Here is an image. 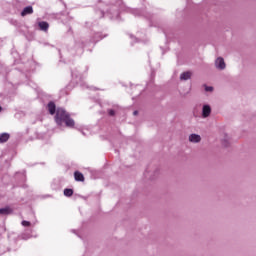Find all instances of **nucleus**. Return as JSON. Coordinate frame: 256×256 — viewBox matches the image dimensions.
I'll return each instance as SVG.
<instances>
[{
  "label": "nucleus",
  "mask_w": 256,
  "mask_h": 256,
  "mask_svg": "<svg viewBox=\"0 0 256 256\" xmlns=\"http://www.w3.org/2000/svg\"><path fill=\"white\" fill-rule=\"evenodd\" d=\"M55 122L60 127H63V125L69 127L70 129H73V127H75V120H73L71 116H69V113H67L63 108L57 109Z\"/></svg>",
  "instance_id": "1"
},
{
  "label": "nucleus",
  "mask_w": 256,
  "mask_h": 256,
  "mask_svg": "<svg viewBox=\"0 0 256 256\" xmlns=\"http://www.w3.org/2000/svg\"><path fill=\"white\" fill-rule=\"evenodd\" d=\"M212 108L211 105L209 104H203L202 105V113H201V117L202 119H207L209 117H211V113H212Z\"/></svg>",
  "instance_id": "2"
},
{
  "label": "nucleus",
  "mask_w": 256,
  "mask_h": 256,
  "mask_svg": "<svg viewBox=\"0 0 256 256\" xmlns=\"http://www.w3.org/2000/svg\"><path fill=\"white\" fill-rule=\"evenodd\" d=\"M215 67L218 71H225L227 64L225 63V59L223 57H218L215 60Z\"/></svg>",
  "instance_id": "3"
},
{
  "label": "nucleus",
  "mask_w": 256,
  "mask_h": 256,
  "mask_svg": "<svg viewBox=\"0 0 256 256\" xmlns=\"http://www.w3.org/2000/svg\"><path fill=\"white\" fill-rule=\"evenodd\" d=\"M188 141L189 143L197 144V143H201L202 138H201V135L192 133L188 136Z\"/></svg>",
  "instance_id": "4"
},
{
  "label": "nucleus",
  "mask_w": 256,
  "mask_h": 256,
  "mask_svg": "<svg viewBox=\"0 0 256 256\" xmlns=\"http://www.w3.org/2000/svg\"><path fill=\"white\" fill-rule=\"evenodd\" d=\"M193 73L191 71H186L180 74V81H189Z\"/></svg>",
  "instance_id": "5"
},
{
  "label": "nucleus",
  "mask_w": 256,
  "mask_h": 256,
  "mask_svg": "<svg viewBox=\"0 0 256 256\" xmlns=\"http://www.w3.org/2000/svg\"><path fill=\"white\" fill-rule=\"evenodd\" d=\"M33 14V7L31 6H27L23 9V11L21 12V16L25 17L26 15H31Z\"/></svg>",
  "instance_id": "6"
},
{
  "label": "nucleus",
  "mask_w": 256,
  "mask_h": 256,
  "mask_svg": "<svg viewBox=\"0 0 256 256\" xmlns=\"http://www.w3.org/2000/svg\"><path fill=\"white\" fill-rule=\"evenodd\" d=\"M13 209L11 207L0 208V215H11Z\"/></svg>",
  "instance_id": "7"
},
{
  "label": "nucleus",
  "mask_w": 256,
  "mask_h": 256,
  "mask_svg": "<svg viewBox=\"0 0 256 256\" xmlns=\"http://www.w3.org/2000/svg\"><path fill=\"white\" fill-rule=\"evenodd\" d=\"M38 27L41 29V31H47V29H49V23L44 21L39 22Z\"/></svg>",
  "instance_id": "8"
},
{
  "label": "nucleus",
  "mask_w": 256,
  "mask_h": 256,
  "mask_svg": "<svg viewBox=\"0 0 256 256\" xmlns=\"http://www.w3.org/2000/svg\"><path fill=\"white\" fill-rule=\"evenodd\" d=\"M7 141H9V134L8 133L0 134V143H5Z\"/></svg>",
  "instance_id": "9"
},
{
  "label": "nucleus",
  "mask_w": 256,
  "mask_h": 256,
  "mask_svg": "<svg viewBox=\"0 0 256 256\" xmlns=\"http://www.w3.org/2000/svg\"><path fill=\"white\" fill-rule=\"evenodd\" d=\"M74 177L76 181H85V177L83 174H81V172H75Z\"/></svg>",
  "instance_id": "10"
},
{
  "label": "nucleus",
  "mask_w": 256,
  "mask_h": 256,
  "mask_svg": "<svg viewBox=\"0 0 256 256\" xmlns=\"http://www.w3.org/2000/svg\"><path fill=\"white\" fill-rule=\"evenodd\" d=\"M48 111L50 115H55V104L53 102L48 104Z\"/></svg>",
  "instance_id": "11"
},
{
  "label": "nucleus",
  "mask_w": 256,
  "mask_h": 256,
  "mask_svg": "<svg viewBox=\"0 0 256 256\" xmlns=\"http://www.w3.org/2000/svg\"><path fill=\"white\" fill-rule=\"evenodd\" d=\"M203 88L206 93H213V91H215L213 86L204 85Z\"/></svg>",
  "instance_id": "12"
},
{
  "label": "nucleus",
  "mask_w": 256,
  "mask_h": 256,
  "mask_svg": "<svg viewBox=\"0 0 256 256\" xmlns=\"http://www.w3.org/2000/svg\"><path fill=\"white\" fill-rule=\"evenodd\" d=\"M64 195L66 197H71V195H73V190L72 189H65L64 190Z\"/></svg>",
  "instance_id": "13"
},
{
  "label": "nucleus",
  "mask_w": 256,
  "mask_h": 256,
  "mask_svg": "<svg viewBox=\"0 0 256 256\" xmlns=\"http://www.w3.org/2000/svg\"><path fill=\"white\" fill-rule=\"evenodd\" d=\"M21 225H22L23 227H31V222L26 221V220H23L22 223H21Z\"/></svg>",
  "instance_id": "14"
},
{
  "label": "nucleus",
  "mask_w": 256,
  "mask_h": 256,
  "mask_svg": "<svg viewBox=\"0 0 256 256\" xmlns=\"http://www.w3.org/2000/svg\"><path fill=\"white\" fill-rule=\"evenodd\" d=\"M109 115H111V116L115 115V111L110 110V111H109Z\"/></svg>",
  "instance_id": "15"
},
{
  "label": "nucleus",
  "mask_w": 256,
  "mask_h": 256,
  "mask_svg": "<svg viewBox=\"0 0 256 256\" xmlns=\"http://www.w3.org/2000/svg\"><path fill=\"white\" fill-rule=\"evenodd\" d=\"M134 115H137V111L134 112Z\"/></svg>",
  "instance_id": "16"
},
{
  "label": "nucleus",
  "mask_w": 256,
  "mask_h": 256,
  "mask_svg": "<svg viewBox=\"0 0 256 256\" xmlns=\"http://www.w3.org/2000/svg\"><path fill=\"white\" fill-rule=\"evenodd\" d=\"M23 239H27V238H25V236H23Z\"/></svg>",
  "instance_id": "17"
},
{
  "label": "nucleus",
  "mask_w": 256,
  "mask_h": 256,
  "mask_svg": "<svg viewBox=\"0 0 256 256\" xmlns=\"http://www.w3.org/2000/svg\"><path fill=\"white\" fill-rule=\"evenodd\" d=\"M0 111H1V107H0Z\"/></svg>",
  "instance_id": "18"
}]
</instances>
